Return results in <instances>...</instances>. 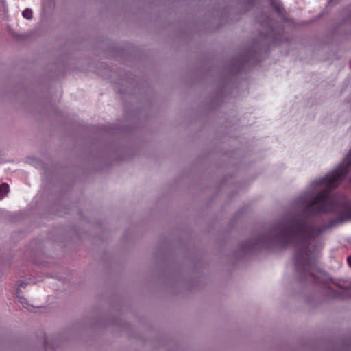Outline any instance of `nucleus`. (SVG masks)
I'll use <instances>...</instances> for the list:
<instances>
[{
    "instance_id": "nucleus-11",
    "label": "nucleus",
    "mask_w": 351,
    "mask_h": 351,
    "mask_svg": "<svg viewBox=\"0 0 351 351\" xmlns=\"http://www.w3.org/2000/svg\"><path fill=\"white\" fill-rule=\"evenodd\" d=\"M339 1V0H330L328 3L333 5L337 4Z\"/></svg>"
},
{
    "instance_id": "nucleus-4",
    "label": "nucleus",
    "mask_w": 351,
    "mask_h": 351,
    "mask_svg": "<svg viewBox=\"0 0 351 351\" xmlns=\"http://www.w3.org/2000/svg\"><path fill=\"white\" fill-rule=\"evenodd\" d=\"M233 1H236L238 3L243 5L244 6V10L247 11L250 9L254 8L256 3L258 0H232Z\"/></svg>"
},
{
    "instance_id": "nucleus-14",
    "label": "nucleus",
    "mask_w": 351,
    "mask_h": 351,
    "mask_svg": "<svg viewBox=\"0 0 351 351\" xmlns=\"http://www.w3.org/2000/svg\"><path fill=\"white\" fill-rule=\"evenodd\" d=\"M350 182H351V178H350Z\"/></svg>"
},
{
    "instance_id": "nucleus-6",
    "label": "nucleus",
    "mask_w": 351,
    "mask_h": 351,
    "mask_svg": "<svg viewBox=\"0 0 351 351\" xmlns=\"http://www.w3.org/2000/svg\"><path fill=\"white\" fill-rule=\"evenodd\" d=\"M9 191V185L3 183L0 185V199H2Z\"/></svg>"
},
{
    "instance_id": "nucleus-13",
    "label": "nucleus",
    "mask_w": 351,
    "mask_h": 351,
    "mask_svg": "<svg viewBox=\"0 0 351 351\" xmlns=\"http://www.w3.org/2000/svg\"><path fill=\"white\" fill-rule=\"evenodd\" d=\"M15 37H17L19 38H21V36H19V35H14Z\"/></svg>"
},
{
    "instance_id": "nucleus-2",
    "label": "nucleus",
    "mask_w": 351,
    "mask_h": 351,
    "mask_svg": "<svg viewBox=\"0 0 351 351\" xmlns=\"http://www.w3.org/2000/svg\"><path fill=\"white\" fill-rule=\"evenodd\" d=\"M333 35L346 37L351 35V9L348 11L346 17L335 27Z\"/></svg>"
},
{
    "instance_id": "nucleus-9",
    "label": "nucleus",
    "mask_w": 351,
    "mask_h": 351,
    "mask_svg": "<svg viewBox=\"0 0 351 351\" xmlns=\"http://www.w3.org/2000/svg\"><path fill=\"white\" fill-rule=\"evenodd\" d=\"M19 292H20V289L18 288L16 291V297L18 298L19 302L21 303L24 306V307H25V306L24 305L25 304V298H24L22 296H20Z\"/></svg>"
},
{
    "instance_id": "nucleus-8",
    "label": "nucleus",
    "mask_w": 351,
    "mask_h": 351,
    "mask_svg": "<svg viewBox=\"0 0 351 351\" xmlns=\"http://www.w3.org/2000/svg\"><path fill=\"white\" fill-rule=\"evenodd\" d=\"M22 15L24 18L29 20L32 18V11L29 8H26L23 11Z\"/></svg>"
},
{
    "instance_id": "nucleus-7",
    "label": "nucleus",
    "mask_w": 351,
    "mask_h": 351,
    "mask_svg": "<svg viewBox=\"0 0 351 351\" xmlns=\"http://www.w3.org/2000/svg\"><path fill=\"white\" fill-rule=\"evenodd\" d=\"M44 347L46 351H48L49 350L56 351L55 342L50 343L47 340H45Z\"/></svg>"
},
{
    "instance_id": "nucleus-1",
    "label": "nucleus",
    "mask_w": 351,
    "mask_h": 351,
    "mask_svg": "<svg viewBox=\"0 0 351 351\" xmlns=\"http://www.w3.org/2000/svg\"><path fill=\"white\" fill-rule=\"evenodd\" d=\"M257 21L262 27L259 37L261 43H254L246 52L233 58L228 66V71L231 75H236L247 66L256 64L259 61L258 53L263 49L282 39V28L275 29L273 19L269 15L263 14L257 18Z\"/></svg>"
},
{
    "instance_id": "nucleus-10",
    "label": "nucleus",
    "mask_w": 351,
    "mask_h": 351,
    "mask_svg": "<svg viewBox=\"0 0 351 351\" xmlns=\"http://www.w3.org/2000/svg\"><path fill=\"white\" fill-rule=\"evenodd\" d=\"M27 285V282H24V281H23V280H21V281H19V287H25V286H26Z\"/></svg>"
},
{
    "instance_id": "nucleus-3",
    "label": "nucleus",
    "mask_w": 351,
    "mask_h": 351,
    "mask_svg": "<svg viewBox=\"0 0 351 351\" xmlns=\"http://www.w3.org/2000/svg\"><path fill=\"white\" fill-rule=\"evenodd\" d=\"M277 16L283 21H289L287 17V12L280 0H267Z\"/></svg>"
},
{
    "instance_id": "nucleus-5",
    "label": "nucleus",
    "mask_w": 351,
    "mask_h": 351,
    "mask_svg": "<svg viewBox=\"0 0 351 351\" xmlns=\"http://www.w3.org/2000/svg\"><path fill=\"white\" fill-rule=\"evenodd\" d=\"M327 295H328V297L332 298L342 297L341 291L333 289L330 285L328 286Z\"/></svg>"
},
{
    "instance_id": "nucleus-12",
    "label": "nucleus",
    "mask_w": 351,
    "mask_h": 351,
    "mask_svg": "<svg viewBox=\"0 0 351 351\" xmlns=\"http://www.w3.org/2000/svg\"><path fill=\"white\" fill-rule=\"evenodd\" d=\"M347 261L350 267H351V255L347 258Z\"/></svg>"
}]
</instances>
